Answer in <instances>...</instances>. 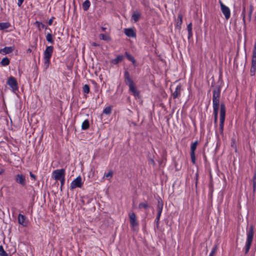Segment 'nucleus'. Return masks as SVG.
Wrapping results in <instances>:
<instances>
[{
  "label": "nucleus",
  "instance_id": "obj_1",
  "mask_svg": "<svg viewBox=\"0 0 256 256\" xmlns=\"http://www.w3.org/2000/svg\"><path fill=\"white\" fill-rule=\"evenodd\" d=\"M124 82L129 86L130 91L135 96H139V92L137 90L135 84L130 76V74L128 70L124 72Z\"/></svg>",
  "mask_w": 256,
  "mask_h": 256
},
{
  "label": "nucleus",
  "instance_id": "obj_2",
  "mask_svg": "<svg viewBox=\"0 0 256 256\" xmlns=\"http://www.w3.org/2000/svg\"><path fill=\"white\" fill-rule=\"evenodd\" d=\"M54 48L52 46H48L44 52V64L46 69H47L50 66V59L52 56Z\"/></svg>",
  "mask_w": 256,
  "mask_h": 256
},
{
  "label": "nucleus",
  "instance_id": "obj_3",
  "mask_svg": "<svg viewBox=\"0 0 256 256\" xmlns=\"http://www.w3.org/2000/svg\"><path fill=\"white\" fill-rule=\"evenodd\" d=\"M226 112V110L224 104V103H221L220 106V118L219 125V131L221 134H223Z\"/></svg>",
  "mask_w": 256,
  "mask_h": 256
},
{
  "label": "nucleus",
  "instance_id": "obj_4",
  "mask_svg": "<svg viewBox=\"0 0 256 256\" xmlns=\"http://www.w3.org/2000/svg\"><path fill=\"white\" fill-rule=\"evenodd\" d=\"M254 226H251L246 231V253L247 254L251 246L254 238Z\"/></svg>",
  "mask_w": 256,
  "mask_h": 256
},
{
  "label": "nucleus",
  "instance_id": "obj_5",
  "mask_svg": "<svg viewBox=\"0 0 256 256\" xmlns=\"http://www.w3.org/2000/svg\"><path fill=\"white\" fill-rule=\"evenodd\" d=\"M220 89L215 88L213 90L212 94V106L213 108H219Z\"/></svg>",
  "mask_w": 256,
  "mask_h": 256
},
{
  "label": "nucleus",
  "instance_id": "obj_6",
  "mask_svg": "<svg viewBox=\"0 0 256 256\" xmlns=\"http://www.w3.org/2000/svg\"><path fill=\"white\" fill-rule=\"evenodd\" d=\"M66 172L64 169H58L52 172V178L56 180H60L65 178Z\"/></svg>",
  "mask_w": 256,
  "mask_h": 256
},
{
  "label": "nucleus",
  "instance_id": "obj_7",
  "mask_svg": "<svg viewBox=\"0 0 256 256\" xmlns=\"http://www.w3.org/2000/svg\"><path fill=\"white\" fill-rule=\"evenodd\" d=\"M84 182L82 181V178L79 176L72 182L70 184V188L74 190L76 188H80L82 186Z\"/></svg>",
  "mask_w": 256,
  "mask_h": 256
},
{
  "label": "nucleus",
  "instance_id": "obj_8",
  "mask_svg": "<svg viewBox=\"0 0 256 256\" xmlns=\"http://www.w3.org/2000/svg\"><path fill=\"white\" fill-rule=\"evenodd\" d=\"M14 180L22 186H25L26 185V176L22 174H17L14 176Z\"/></svg>",
  "mask_w": 256,
  "mask_h": 256
},
{
  "label": "nucleus",
  "instance_id": "obj_9",
  "mask_svg": "<svg viewBox=\"0 0 256 256\" xmlns=\"http://www.w3.org/2000/svg\"><path fill=\"white\" fill-rule=\"evenodd\" d=\"M7 84L11 88L13 92H15L18 90V82L14 77H10L8 80Z\"/></svg>",
  "mask_w": 256,
  "mask_h": 256
},
{
  "label": "nucleus",
  "instance_id": "obj_10",
  "mask_svg": "<svg viewBox=\"0 0 256 256\" xmlns=\"http://www.w3.org/2000/svg\"><path fill=\"white\" fill-rule=\"evenodd\" d=\"M220 10L226 20H228L230 16V11L228 7L224 5L222 2H220Z\"/></svg>",
  "mask_w": 256,
  "mask_h": 256
},
{
  "label": "nucleus",
  "instance_id": "obj_11",
  "mask_svg": "<svg viewBox=\"0 0 256 256\" xmlns=\"http://www.w3.org/2000/svg\"><path fill=\"white\" fill-rule=\"evenodd\" d=\"M198 144V140L192 142L190 146V158L192 162L194 164L196 163V156L194 152Z\"/></svg>",
  "mask_w": 256,
  "mask_h": 256
},
{
  "label": "nucleus",
  "instance_id": "obj_12",
  "mask_svg": "<svg viewBox=\"0 0 256 256\" xmlns=\"http://www.w3.org/2000/svg\"><path fill=\"white\" fill-rule=\"evenodd\" d=\"M130 224L131 227L134 230V228L138 225V222L136 220V216L134 212L129 214Z\"/></svg>",
  "mask_w": 256,
  "mask_h": 256
},
{
  "label": "nucleus",
  "instance_id": "obj_13",
  "mask_svg": "<svg viewBox=\"0 0 256 256\" xmlns=\"http://www.w3.org/2000/svg\"><path fill=\"white\" fill-rule=\"evenodd\" d=\"M18 222L20 224L24 226H26L28 224L26 217L24 215L20 214L18 216Z\"/></svg>",
  "mask_w": 256,
  "mask_h": 256
},
{
  "label": "nucleus",
  "instance_id": "obj_14",
  "mask_svg": "<svg viewBox=\"0 0 256 256\" xmlns=\"http://www.w3.org/2000/svg\"><path fill=\"white\" fill-rule=\"evenodd\" d=\"M14 50V46H6L0 50V54H6L12 52Z\"/></svg>",
  "mask_w": 256,
  "mask_h": 256
},
{
  "label": "nucleus",
  "instance_id": "obj_15",
  "mask_svg": "<svg viewBox=\"0 0 256 256\" xmlns=\"http://www.w3.org/2000/svg\"><path fill=\"white\" fill-rule=\"evenodd\" d=\"M124 34L126 36L130 38H135L136 36V33L132 28L124 29Z\"/></svg>",
  "mask_w": 256,
  "mask_h": 256
},
{
  "label": "nucleus",
  "instance_id": "obj_16",
  "mask_svg": "<svg viewBox=\"0 0 256 256\" xmlns=\"http://www.w3.org/2000/svg\"><path fill=\"white\" fill-rule=\"evenodd\" d=\"M180 92L181 86L178 85L176 87L174 92L172 94L173 98L174 99L178 98L180 95Z\"/></svg>",
  "mask_w": 256,
  "mask_h": 256
},
{
  "label": "nucleus",
  "instance_id": "obj_17",
  "mask_svg": "<svg viewBox=\"0 0 256 256\" xmlns=\"http://www.w3.org/2000/svg\"><path fill=\"white\" fill-rule=\"evenodd\" d=\"M140 16V14L137 12H134L132 16V20H133L135 22H137Z\"/></svg>",
  "mask_w": 256,
  "mask_h": 256
},
{
  "label": "nucleus",
  "instance_id": "obj_18",
  "mask_svg": "<svg viewBox=\"0 0 256 256\" xmlns=\"http://www.w3.org/2000/svg\"><path fill=\"white\" fill-rule=\"evenodd\" d=\"M124 58V56L122 55L118 56L116 58L112 60V63L114 64H116L120 62H122Z\"/></svg>",
  "mask_w": 256,
  "mask_h": 256
},
{
  "label": "nucleus",
  "instance_id": "obj_19",
  "mask_svg": "<svg viewBox=\"0 0 256 256\" xmlns=\"http://www.w3.org/2000/svg\"><path fill=\"white\" fill-rule=\"evenodd\" d=\"M90 6V2L89 0H86L82 4L83 10L85 11L88 10Z\"/></svg>",
  "mask_w": 256,
  "mask_h": 256
},
{
  "label": "nucleus",
  "instance_id": "obj_20",
  "mask_svg": "<svg viewBox=\"0 0 256 256\" xmlns=\"http://www.w3.org/2000/svg\"><path fill=\"white\" fill-rule=\"evenodd\" d=\"M90 127V123L88 120H84L82 124V129L83 130H86Z\"/></svg>",
  "mask_w": 256,
  "mask_h": 256
},
{
  "label": "nucleus",
  "instance_id": "obj_21",
  "mask_svg": "<svg viewBox=\"0 0 256 256\" xmlns=\"http://www.w3.org/2000/svg\"><path fill=\"white\" fill-rule=\"evenodd\" d=\"M10 24L8 22H0V30L7 29L8 28H10Z\"/></svg>",
  "mask_w": 256,
  "mask_h": 256
},
{
  "label": "nucleus",
  "instance_id": "obj_22",
  "mask_svg": "<svg viewBox=\"0 0 256 256\" xmlns=\"http://www.w3.org/2000/svg\"><path fill=\"white\" fill-rule=\"evenodd\" d=\"M0 64L3 66H6L10 64V60L6 57L2 59Z\"/></svg>",
  "mask_w": 256,
  "mask_h": 256
},
{
  "label": "nucleus",
  "instance_id": "obj_23",
  "mask_svg": "<svg viewBox=\"0 0 256 256\" xmlns=\"http://www.w3.org/2000/svg\"><path fill=\"white\" fill-rule=\"evenodd\" d=\"M100 38L101 40H106V41H109L110 40V38L108 36L106 35L103 34H100Z\"/></svg>",
  "mask_w": 256,
  "mask_h": 256
},
{
  "label": "nucleus",
  "instance_id": "obj_24",
  "mask_svg": "<svg viewBox=\"0 0 256 256\" xmlns=\"http://www.w3.org/2000/svg\"><path fill=\"white\" fill-rule=\"evenodd\" d=\"M126 55L127 58L129 60L131 61L134 64L136 62V60H135L134 58L132 55H130L127 52H126Z\"/></svg>",
  "mask_w": 256,
  "mask_h": 256
},
{
  "label": "nucleus",
  "instance_id": "obj_25",
  "mask_svg": "<svg viewBox=\"0 0 256 256\" xmlns=\"http://www.w3.org/2000/svg\"><path fill=\"white\" fill-rule=\"evenodd\" d=\"M256 70V65L252 64L250 70V76H254L255 74Z\"/></svg>",
  "mask_w": 256,
  "mask_h": 256
},
{
  "label": "nucleus",
  "instance_id": "obj_26",
  "mask_svg": "<svg viewBox=\"0 0 256 256\" xmlns=\"http://www.w3.org/2000/svg\"><path fill=\"white\" fill-rule=\"evenodd\" d=\"M46 40L50 42V44H52L54 42V40H52V36L51 34H48L46 36Z\"/></svg>",
  "mask_w": 256,
  "mask_h": 256
},
{
  "label": "nucleus",
  "instance_id": "obj_27",
  "mask_svg": "<svg viewBox=\"0 0 256 256\" xmlns=\"http://www.w3.org/2000/svg\"><path fill=\"white\" fill-rule=\"evenodd\" d=\"M0 256H8V254L4 249L2 246H0Z\"/></svg>",
  "mask_w": 256,
  "mask_h": 256
},
{
  "label": "nucleus",
  "instance_id": "obj_28",
  "mask_svg": "<svg viewBox=\"0 0 256 256\" xmlns=\"http://www.w3.org/2000/svg\"><path fill=\"white\" fill-rule=\"evenodd\" d=\"M36 26L40 30L43 29L45 26L44 24H42L41 22H38V21L36 22Z\"/></svg>",
  "mask_w": 256,
  "mask_h": 256
},
{
  "label": "nucleus",
  "instance_id": "obj_29",
  "mask_svg": "<svg viewBox=\"0 0 256 256\" xmlns=\"http://www.w3.org/2000/svg\"><path fill=\"white\" fill-rule=\"evenodd\" d=\"M82 91L84 93L88 94L90 92V87L88 84H84L82 88Z\"/></svg>",
  "mask_w": 256,
  "mask_h": 256
},
{
  "label": "nucleus",
  "instance_id": "obj_30",
  "mask_svg": "<svg viewBox=\"0 0 256 256\" xmlns=\"http://www.w3.org/2000/svg\"><path fill=\"white\" fill-rule=\"evenodd\" d=\"M112 112V108L110 106L106 107L103 110V112L106 114H110Z\"/></svg>",
  "mask_w": 256,
  "mask_h": 256
},
{
  "label": "nucleus",
  "instance_id": "obj_31",
  "mask_svg": "<svg viewBox=\"0 0 256 256\" xmlns=\"http://www.w3.org/2000/svg\"><path fill=\"white\" fill-rule=\"evenodd\" d=\"M140 208L146 209L148 208V204L146 202H141L138 205Z\"/></svg>",
  "mask_w": 256,
  "mask_h": 256
},
{
  "label": "nucleus",
  "instance_id": "obj_32",
  "mask_svg": "<svg viewBox=\"0 0 256 256\" xmlns=\"http://www.w3.org/2000/svg\"><path fill=\"white\" fill-rule=\"evenodd\" d=\"M182 22V16L181 14H179L178 16V24L181 25Z\"/></svg>",
  "mask_w": 256,
  "mask_h": 256
},
{
  "label": "nucleus",
  "instance_id": "obj_33",
  "mask_svg": "<svg viewBox=\"0 0 256 256\" xmlns=\"http://www.w3.org/2000/svg\"><path fill=\"white\" fill-rule=\"evenodd\" d=\"M163 204L162 203H160V201L158 202V212L162 213V210Z\"/></svg>",
  "mask_w": 256,
  "mask_h": 256
},
{
  "label": "nucleus",
  "instance_id": "obj_34",
  "mask_svg": "<svg viewBox=\"0 0 256 256\" xmlns=\"http://www.w3.org/2000/svg\"><path fill=\"white\" fill-rule=\"evenodd\" d=\"M219 108H213V114L214 115V118H218V112Z\"/></svg>",
  "mask_w": 256,
  "mask_h": 256
},
{
  "label": "nucleus",
  "instance_id": "obj_35",
  "mask_svg": "<svg viewBox=\"0 0 256 256\" xmlns=\"http://www.w3.org/2000/svg\"><path fill=\"white\" fill-rule=\"evenodd\" d=\"M113 176V172L112 170H110L108 173L105 174L104 176L106 178H112Z\"/></svg>",
  "mask_w": 256,
  "mask_h": 256
},
{
  "label": "nucleus",
  "instance_id": "obj_36",
  "mask_svg": "<svg viewBox=\"0 0 256 256\" xmlns=\"http://www.w3.org/2000/svg\"><path fill=\"white\" fill-rule=\"evenodd\" d=\"M245 13H246V10H245V8H244L242 10V20H243L244 24H245V22H246Z\"/></svg>",
  "mask_w": 256,
  "mask_h": 256
},
{
  "label": "nucleus",
  "instance_id": "obj_37",
  "mask_svg": "<svg viewBox=\"0 0 256 256\" xmlns=\"http://www.w3.org/2000/svg\"><path fill=\"white\" fill-rule=\"evenodd\" d=\"M187 29L188 33H190L192 32V24L190 23L187 26Z\"/></svg>",
  "mask_w": 256,
  "mask_h": 256
},
{
  "label": "nucleus",
  "instance_id": "obj_38",
  "mask_svg": "<svg viewBox=\"0 0 256 256\" xmlns=\"http://www.w3.org/2000/svg\"><path fill=\"white\" fill-rule=\"evenodd\" d=\"M252 64L256 65V57L252 56Z\"/></svg>",
  "mask_w": 256,
  "mask_h": 256
},
{
  "label": "nucleus",
  "instance_id": "obj_39",
  "mask_svg": "<svg viewBox=\"0 0 256 256\" xmlns=\"http://www.w3.org/2000/svg\"><path fill=\"white\" fill-rule=\"evenodd\" d=\"M60 189L62 190V187L64 186V184L65 178L63 179V180H60Z\"/></svg>",
  "mask_w": 256,
  "mask_h": 256
},
{
  "label": "nucleus",
  "instance_id": "obj_40",
  "mask_svg": "<svg viewBox=\"0 0 256 256\" xmlns=\"http://www.w3.org/2000/svg\"><path fill=\"white\" fill-rule=\"evenodd\" d=\"M161 214L162 213H160V212H158L157 216L156 218V222H158V221L160 220V216H161Z\"/></svg>",
  "mask_w": 256,
  "mask_h": 256
},
{
  "label": "nucleus",
  "instance_id": "obj_41",
  "mask_svg": "<svg viewBox=\"0 0 256 256\" xmlns=\"http://www.w3.org/2000/svg\"><path fill=\"white\" fill-rule=\"evenodd\" d=\"M24 0H18V5L20 7L22 4Z\"/></svg>",
  "mask_w": 256,
  "mask_h": 256
},
{
  "label": "nucleus",
  "instance_id": "obj_42",
  "mask_svg": "<svg viewBox=\"0 0 256 256\" xmlns=\"http://www.w3.org/2000/svg\"><path fill=\"white\" fill-rule=\"evenodd\" d=\"M30 176L32 178H34V180H36V177L35 175H34V174L32 172H30Z\"/></svg>",
  "mask_w": 256,
  "mask_h": 256
},
{
  "label": "nucleus",
  "instance_id": "obj_43",
  "mask_svg": "<svg viewBox=\"0 0 256 256\" xmlns=\"http://www.w3.org/2000/svg\"><path fill=\"white\" fill-rule=\"evenodd\" d=\"M216 250H217V247L216 246H214L212 248V249L211 252H213L216 254Z\"/></svg>",
  "mask_w": 256,
  "mask_h": 256
},
{
  "label": "nucleus",
  "instance_id": "obj_44",
  "mask_svg": "<svg viewBox=\"0 0 256 256\" xmlns=\"http://www.w3.org/2000/svg\"><path fill=\"white\" fill-rule=\"evenodd\" d=\"M252 52H256V42H255L254 46V49Z\"/></svg>",
  "mask_w": 256,
  "mask_h": 256
},
{
  "label": "nucleus",
  "instance_id": "obj_45",
  "mask_svg": "<svg viewBox=\"0 0 256 256\" xmlns=\"http://www.w3.org/2000/svg\"><path fill=\"white\" fill-rule=\"evenodd\" d=\"M4 170L2 168H0V174H2L4 172Z\"/></svg>",
  "mask_w": 256,
  "mask_h": 256
},
{
  "label": "nucleus",
  "instance_id": "obj_46",
  "mask_svg": "<svg viewBox=\"0 0 256 256\" xmlns=\"http://www.w3.org/2000/svg\"><path fill=\"white\" fill-rule=\"evenodd\" d=\"M218 118H214V123L216 125L217 124Z\"/></svg>",
  "mask_w": 256,
  "mask_h": 256
},
{
  "label": "nucleus",
  "instance_id": "obj_47",
  "mask_svg": "<svg viewBox=\"0 0 256 256\" xmlns=\"http://www.w3.org/2000/svg\"><path fill=\"white\" fill-rule=\"evenodd\" d=\"M214 254H215V253L211 252L210 253V254L209 256H214Z\"/></svg>",
  "mask_w": 256,
  "mask_h": 256
},
{
  "label": "nucleus",
  "instance_id": "obj_48",
  "mask_svg": "<svg viewBox=\"0 0 256 256\" xmlns=\"http://www.w3.org/2000/svg\"><path fill=\"white\" fill-rule=\"evenodd\" d=\"M192 32H191L190 33H188V38H190L191 36H192Z\"/></svg>",
  "mask_w": 256,
  "mask_h": 256
},
{
  "label": "nucleus",
  "instance_id": "obj_49",
  "mask_svg": "<svg viewBox=\"0 0 256 256\" xmlns=\"http://www.w3.org/2000/svg\"><path fill=\"white\" fill-rule=\"evenodd\" d=\"M52 20H50L49 21H48V24H52Z\"/></svg>",
  "mask_w": 256,
  "mask_h": 256
},
{
  "label": "nucleus",
  "instance_id": "obj_50",
  "mask_svg": "<svg viewBox=\"0 0 256 256\" xmlns=\"http://www.w3.org/2000/svg\"><path fill=\"white\" fill-rule=\"evenodd\" d=\"M252 56L256 57V52H252Z\"/></svg>",
  "mask_w": 256,
  "mask_h": 256
},
{
  "label": "nucleus",
  "instance_id": "obj_51",
  "mask_svg": "<svg viewBox=\"0 0 256 256\" xmlns=\"http://www.w3.org/2000/svg\"><path fill=\"white\" fill-rule=\"evenodd\" d=\"M251 14H252V10L250 11V14H249L250 19V18Z\"/></svg>",
  "mask_w": 256,
  "mask_h": 256
},
{
  "label": "nucleus",
  "instance_id": "obj_52",
  "mask_svg": "<svg viewBox=\"0 0 256 256\" xmlns=\"http://www.w3.org/2000/svg\"><path fill=\"white\" fill-rule=\"evenodd\" d=\"M151 162H152V163L153 164H154V160H151Z\"/></svg>",
  "mask_w": 256,
  "mask_h": 256
},
{
  "label": "nucleus",
  "instance_id": "obj_53",
  "mask_svg": "<svg viewBox=\"0 0 256 256\" xmlns=\"http://www.w3.org/2000/svg\"><path fill=\"white\" fill-rule=\"evenodd\" d=\"M102 30H106V28H102Z\"/></svg>",
  "mask_w": 256,
  "mask_h": 256
},
{
  "label": "nucleus",
  "instance_id": "obj_54",
  "mask_svg": "<svg viewBox=\"0 0 256 256\" xmlns=\"http://www.w3.org/2000/svg\"><path fill=\"white\" fill-rule=\"evenodd\" d=\"M28 52H30L32 51V50H31L30 49H28Z\"/></svg>",
  "mask_w": 256,
  "mask_h": 256
}]
</instances>
